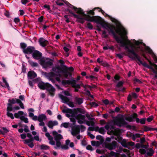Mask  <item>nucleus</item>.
<instances>
[{"mask_svg":"<svg viewBox=\"0 0 157 157\" xmlns=\"http://www.w3.org/2000/svg\"><path fill=\"white\" fill-rule=\"evenodd\" d=\"M62 1L77 13L84 17H82L79 16L74 13L72 10L69 9H67V11L69 13L72 15L75 18H77V20L78 22L83 24L85 22L84 20L90 22H95L97 24L100 25L103 28L107 30L109 34L111 33L115 40L117 36L116 33L119 34H121V31L120 29L116 30V28L115 26L105 22L100 16H91L90 15H86L85 13L83 10L81 8H77L65 0H62Z\"/></svg>","mask_w":157,"mask_h":157,"instance_id":"obj_1","label":"nucleus"},{"mask_svg":"<svg viewBox=\"0 0 157 157\" xmlns=\"http://www.w3.org/2000/svg\"><path fill=\"white\" fill-rule=\"evenodd\" d=\"M115 40L118 43L121 44L120 46L124 47L125 49L127 50L128 56L133 59L137 60L144 67L151 69L152 71L155 74L154 77L157 78V67L153 65H149L145 62H143L141 60V57L135 52L134 50V46L132 43L127 39L128 43H126L124 42V39L122 36L119 37L118 36Z\"/></svg>","mask_w":157,"mask_h":157,"instance_id":"obj_2","label":"nucleus"},{"mask_svg":"<svg viewBox=\"0 0 157 157\" xmlns=\"http://www.w3.org/2000/svg\"><path fill=\"white\" fill-rule=\"evenodd\" d=\"M65 63V62L63 59H59V82L61 81L60 78L61 75L65 78H68V76H72V73L74 71L72 67H68Z\"/></svg>","mask_w":157,"mask_h":157,"instance_id":"obj_3","label":"nucleus"},{"mask_svg":"<svg viewBox=\"0 0 157 157\" xmlns=\"http://www.w3.org/2000/svg\"><path fill=\"white\" fill-rule=\"evenodd\" d=\"M52 71L49 73L43 72V73L46 78L54 84L56 81L59 82V77H56L59 76V65L53 67Z\"/></svg>","mask_w":157,"mask_h":157,"instance_id":"obj_4","label":"nucleus"},{"mask_svg":"<svg viewBox=\"0 0 157 157\" xmlns=\"http://www.w3.org/2000/svg\"><path fill=\"white\" fill-rule=\"evenodd\" d=\"M38 86L41 90H46L49 92V94L52 97L54 96L55 94L54 92L55 90V88L48 83H44L42 82H39Z\"/></svg>","mask_w":157,"mask_h":157,"instance_id":"obj_5","label":"nucleus"},{"mask_svg":"<svg viewBox=\"0 0 157 157\" xmlns=\"http://www.w3.org/2000/svg\"><path fill=\"white\" fill-rule=\"evenodd\" d=\"M95 10H97L99 12H101L105 17H109L112 22H114L116 23L118 22V21L117 20L106 13L100 7H95L93 10L88 11L87 12V13L88 14V15H90V14L93 16H94L95 15V13L94 12V11Z\"/></svg>","mask_w":157,"mask_h":157,"instance_id":"obj_6","label":"nucleus"},{"mask_svg":"<svg viewBox=\"0 0 157 157\" xmlns=\"http://www.w3.org/2000/svg\"><path fill=\"white\" fill-rule=\"evenodd\" d=\"M124 116L122 115H120L118 117H116L113 121L114 124L120 127L124 125H127V122L125 121Z\"/></svg>","mask_w":157,"mask_h":157,"instance_id":"obj_7","label":"nucleus"},{"mask_svg":"<svg viewBox=\"0 0 157 157\" xmlns=\"http://www.w3.org/2000/svg\"><path fill=\"white\" fill-rule=\"evenodd\" d=\"M138 115L136 113H134L131 116L125 117V120L130 122H132L135 121V119L136 122L137 123H139L140 122V120L139 118H137Z\"/></svg>","mask_w":157,"mask_h":157,"instance_id":"obj_8","label":"nucleus"},{"mask_svg":"<svg viewBox=\"0 0 157 157\" xmlns=\"http://www.w3.org/2000/svg\"><path fill=\"white\" fill-rule=\"evenodd\" d=\"M8 101L9 103L7 104V110L14 111L13 110L12 105L16 103L15 100L14 98L9 99L8 100Z\"/></svg>","mask_w":157,"mask_h":157,"instance_id":"obj_9","label":"nucleus"},{"mask_svg":"<svg viewBox=\"0 0 157 157\" xmlns=\"http://www.w3.org/2000/svg\"><path fill=\"white\" fill-rule=\"evenodd\" d=\"M80 131L79 125H75L72 128L71 133L73 136H75L79 133Z\"/></svg>","mask_w":157,"mask_h":157,"instance_id":"obj_10","label":"nucleus"},{"mask_svg":"<svg viewBox=\"0 0 157 157\" xmlns=\"http://www.w3.org/2000/svg\"><path fill=\"white\" fill-rule=\"evenodd\" d=\"M117 144V142L114 141L111 143L106 144L105 145V147L106 148L109 150H112L116 148Z\"/></svg>","mask_w":157,"mask_h":157,"instance_id":"obj_11","label":"nucleus"},{"mask_svg":"<svg viewBox=\"0 0 157 157\" xmlns=\"http://www.w3.org/2000/svg\"><path fill=\"white\" fill-rule=\"evenodd\" d=\"M33 58L35 59H40L42 56V54L38 50H35L32 55Z\"/></svg>","mask_w":157,"mask_h":157,"instance_id":"obj_12","label":"nucleus"},{"mask_svg":"<svg viewBox=\"0 0 157 157\" xmlns=\"http://www.w3.org/2000/svg\"><path fill=\"white\" fill-rule=\"evenodd\" d=\"M40 63L43 67L45 68L50 67L53 65L52 62L51 61L42 60L41 61Z\"/></svg>","mask_w":157,"mask_h":157,"instance_id":"obj_13","label":"nucleus"},{"mask_svg":"<svg viewBox=\"0 0 157 157\" xmlns=\"http://www.w3.org/2000/svg\"><path fill=\"white\" fill-rule=\"evenodd\" d=\"M52 135L54 140L56 141V147H55V148L56 149L59 147V134L56 131H54L52 132Z\"/></svg>","mask_w":157,"mask_h":157,"instance_id":"obj_14","label":"nucleus"},{"mask_svg":"<svg viewBox=\"0 0 157 157\" xmlns=\"http://www.w3.org/2000/svg\"><path fill=\"white\" fill-rule=\"evenodd\" d=\"M35 50V48L34 47L29 46L26 48L25 50H24V52H23L25 54H33L34 51Z\"/></svg>","mask_w":157,"mask_h":157,"instance_id":"obj_15","label":"nucleus"},{"mask_svg":"<svg viewBox=\"0 0 157 157\" xmlns=\"http://www.w3.org/2000/svg\"><path fill=\"white\" fill-rule=\"evenodd\" d=\"M145 49L146 51H147L148 53L151 54L154 60L155 61V63H157V56L153 52L152 50L149 47H146L145 48Z\"/></svg>","mask_w":157,"mask_h":157,"instance_id":"obj_16","label":"nucleus"},{"mask_svg":"<svg viewBox=\"0 0 157 157\" xmlns=\"http://www.w3.org/2000/svg\"><path fill=\"white\" fill-rule=\"evenodd\" d=\"M73 80H75L73 78L71 79V80H63L62 81V84L63 86H66L67 85H71L72 86L74 82Z\"/></svg>","mask_w":157,"mask_h":157,"instance_id":"obj_17","label":"nucleus"},{"mask_svg":"<svg viewBox=\"0 0 157 157\" xmlns=\"http://www.w3.org/2000/svg\"><path fill=\"white\" fill-rule=\"evenodd\" d=\"M27 76L30 79H32L37 77V74L34 71H30L28 72Z\"/></svg>","mask_w":157,"mask_h":157,"instance_id":"obj_18","label":"nucleus"},{"mask_svg":"<svg viewBox=\"0 0 157 157\" xmlns=\"http://www.w3.org/2000/svg\"><path fill=\"white\" fill-rule=\"evenodd\" d=\"M39 42L40 45L43 47H45L48 44V41L45 40L43 38H40Z\"/></svg>","mask_w":157,"mask_h":157,"instance_id":"obj_19","label":"nucleus"},{"mask_svg":"<svg viewBox=\"0 0 157 157\" xmlns=\"http://www.w3.org/2000/svg\"><path fill=\"white\" fill-rule=\"evenodd\" d=\"M74 101L75 103L77 105H81L83 102V99L78 97H76L74 98Z\"/></svg>","mask_w":157,"mask_h":157,"instance_id":"obj_20","label":"nucleus"},{"mask_svg":"<svg viewBox=\"0 0 157 157\" xmlns=\"http://www.w3.org/2000/svg\"><path fill=\"white\" fill-rule=\"evenodd\" d=\"M58 124V121H50L48 122V126L50 128L52 129L54 126L57 125Z\"/></svg>","mask_w":157,"mask_h":157,"instance_id":"obj_21","label":"nucleus"},{"mask_svg":"<svg viewBox=\"0 0 157 157\" xmlns=\"http://www.w3.org/2000/svg\"><path fill=\"white\" fill-rule=\"evenodd\" d=\"M59 98L61 99L62 102L66 104H67L70 101L69 99L67 97L63 96L62 94H59Z\"/></svg>","mask_w":157,"mask_h":157,"instance_id":"obj_22","label":"nucleus"},{"mask_svg":"<svg viewBox=\"0 0 157 157\" xmlns=\"http://www.w3.org/2000/svg\"><path fill=\"white\" fill-rule=\"evenodd\" d=\"M62 112L63 113H69L71 114L72 115H74V110H73L72 109H69L68 108H64L62 110Z\"/></svg>","mask_w":157,"mask_h":157,"instance_id":"obj_23","label":"nucleus"},{"mask_svg":"<svg viewBox=\"0 0 157 157\" xmlns=\"http://www.w3.org/2000/svg\"><path fill=\"white\" fill-rule=\"evenodd\" d=\"M74 115L77 114L78 113H80L83 114H84L85 111L83 109L81 108H77L74 109Z\"/></svg>","mask_w":157,"mask_h":157,"instance_id":"obj_24","label":"nucleus"},{"mask_svg":"<svg viewBox=\"0 0 157 157\" xmlns=\"http://www.w3.org/2000/svg\"><path fill=\"white\" fill-rule=\"evenodd\" d=\"M46 115L44 114H42L38 116V121H42L46 120Z\"/></svg>","mask_w":157,"mask_h":157,"instance_id":"obj_25","label":"nucleus"},{"mask_svg":"<svg viewBox=\"0 0 157 157\" xmlns=\"http://www.w3.org/2000/svg\"><path fill=\"white\" fill-rule=\"evenodd\" d=\"M74 82H73V85L72 86V87L74 88H78V89H80L81 88V86H83V84L82 83L81 84V85L77 84L76 82V80H73Z\"/></svg>","mask_w":157,"mask_h":157,"instance_id":"obj_26","label":"nucleus"},{"mask_svg":"<svg viewBox=\"0 0 157 157\" xmlns=\"http://www.w3.org/2000/svg\"><path fill=\"white\" fill-rule=\"evenodd\" d=\"M84 121L85 123V122L86 124L88 126L91 125L92 126H94L95 125V123L93 121L84 120Z\"/></svg>","mask_w":157,"mask_h":157,"instance_id":"obj_27","label":"nucleus"},{"mask_svg":"<svg viewBox=\"0 0 157 157\" xmlns=\"http://www.w3.org/2000/svg\"><path fill=\"white\" fill-rule=\"evenodd\" d=\"M24 114V112L22 111H19L17 113H15L14 114V117L16 118H20V116H22Z\"/></svg>","mask_w":157,"mask_h":157,"instance_id":"obj_28","label":"nucleus"},{"mask_svg":"<svg viewBox=\"0 0 157 157\" xmlns=\"http://www.w3.org/2000/svg\"><path fill=\"white\" fill-rule=\"evenodd\" d=\"M75 118L77 120H84L86 118L85 115H82L81 114H78L76 116L75 115Z\"/></svg>","mask_w":157,"mask_h":157,"instance_id":"obj_29","label":"nucleus"},{"mask_svg":"<svg viewBox=\"0 0 157 157\" xmlns=\"http://www.w3.org/2000/svg\"><path fill=\"white\" fill-rule=\"evenodd\" d=\"M52 10L54 14H56L57 15L59 16V13H58V9L56 5H54L53 6Z\"/></svg>","mask_w":157,"mask_h":157,"instance_id":"obj_30","label":"nucleus"},{"mask_svg":"<svg viewBox=\"0 0 157 157\" xmlns=\"http://www.w3.org/2000/svg\"><path fill=\"white\" fill-rule=\"evenodd\" d=\"M20 46L21 48L22 49V51L23 52H24V50H25L26 48L27 47V45L26 44L24 43H21L20 44Z\"/></svg>","mask_w":157,"mask_h":157,"instance_id":"obj_31","label":"nucleus"},{"mask_svg":"<svg viewBox=\"0 0 157 157\" xmlns=\"http://www.w3.org/2000/svg\"><path fill=\"white\" fill-rule=\"evenodd\" d=\"M121 145L124 147L129 148V147H128L127 142L126 139H123L121 142Z\"/></svg>","mask_w":157,"mask_h":157,"instance_id":"obj_32","label":"nucleus"},{"mask_svg":"<svg viewBox=\"0 0 157 157\" xmlns=\"http://www.w3.org/2000/svg\"><path fill=\"white\" fill-rule=\"evenodd\" d=\"M144 131L145 132H147L148 131H152L154 130L153 128L148 127L147 126L144 125L143 126Z\"/></svg>","mask_w":157,"mask_h":157,"instance_id":"obj_33","label":"nucleus"},{"mask_svg":"<svg viewBox=\"0 0 157 157\" xmlns=\"http://www.w3.org/2000/svg\"><path fill=\"white\" fill-rule=\"evenodd\" d=\"M41 150H47L49 149V147L44 144H42L40 147Z\"/></svg>","mask_w":157,"mask_h":157,"instance_id":"obj_34","label":"nucleus"},{"mask_svg":"<svg viewBox=\"0 0 157 157\" xmlns=\"http://www.w3.org/2000/svg\"><path fill=\"white\" fill-rule=\"evenodd\" d=\"M34 139V137L33 136L30 138H29V139L25 140H24V144H29L30 142H33Z\"/></svg>","mask_w":157,"mask_h":157,"instance_id":"obj_35","label":"nucleus"},{"mask_svg":"<svg viewBox=\"0 0 157 157\" xmlns=\"http://www.w3.org/2000/svg\"><path fill=\"white\" fill-rule=\"evenodd\" d=\"M20 119L21 120L23 121L26 123H27L29 122L28 118L27 117H25L23 116H21L20 117Z\"/></svg>","mask_w":157,"mask_h":157,"instance_id":"obj_36","label":"nucleus"},{"mask_svg":"<svg viewBox=\"0 0 157 157\" xmlns=\"http://www.w3.org/2000/svg\"><path fill=\"white\" fill-rule=\"evenodd\" d=\"M29 63L33 67H37L38 66V64L37 63L33 62L31 60H29Z\"/></svg>","mask_w":157,"mask_h":157,"instance_id":"obj_37","label":"nucleus"},{"mask_svg":"<svg viewBox=\"0 0 157 157\" xmlns=\"http://www.w3.org/2000/svg\"><path fill=\"white\" fill-rule=\"evenodd\" d=\"M154 153V151L152 148H150L149 150V151L147 153V154L148 156H151L153 155Z\"/></svg>","mask_w":157,"mask_h":157,"instance_id":"obj_38","label":"nucleus"},{"mask_svg":"<svg viewBox=\"0 0 157 157\" xmlns=\"http://www.w3.org/2000/svg\"><path fill=\"white\" fill-rule=\"evenodd\" d=\"M7 112L6 113V115L7 116L9 117H10L11 119H14V117L13 116V114L11 113H10V112H11V111H10L8 110H7Z\"/></svg>","mask_w":157,"mask_h":157,"instance_id":"obj_39","label":"nucleus"},{"mask_svg":"<svg viewBox=\"0 0 157 157\" xmlns=\"http://www.w3.org/2000/svg\"><path fill=\"white\" fill-rule=\"evenodd\" d=\"M144 57L145 58V59L147 60V61L148 62L149 64L150 65H153V66H155L156 67H157V65H156V64L152 63L151 62L150 60L147 58V57L145 56V55H144Z\"/></svg>","mask_w":157,"mask_h":157,"instance_id":"obj_40","label":"nucleus"},{"mask_svg":"<svg viewBox=\"0 0 157 157\" xmlns=\"http://www.w3.org/2000/svg\"><path fill=\"white\" fill-rule=\"evenodd\" d=\"M144 57L145 58V59L147 60V61L148 62L149 64L150 65H153V66H155L156 67H157V65H156V64L152 63L151 62L150 60L147 58V57L145 56V55H144Z\"/></svg>","mask_w":157,"mask_h":157,"instance_id":"obj_41","label":"nucleus"},{"mask_svg":"<svg viewBox=\"0 0 157 157\" xmlns=\"http://www.w3.org/2000/svg\"><path fill=\"white\" fill-rule=\"evenodd\" d=\"M60 147L62 149H64L65 150H68L69 148L68 146L66 144L64 145H61V143L59 141V147Z\"/></svg>","mask_w":157,"mask_h":157,"instance_id":"obj_42","label":"nucleus"},{"mask_svg":"<svg viewBox=\"0 0 157 157\" xmlns=\"http://www.w3.org/2000/svg\"><path fill=\"white\" fill-rule=\"evenodd\" d=\"M96 139L97 140H100L101 143H102L104 140L102 136L100 135H98L96 137Z\"/></svg>","mask_w":157,"mask_h":157,"instance_id":"obj_43","label":"nucleus"},{"mask_svg":"<svg viewBox=\"0 0 157 157\" xmlns=\"http://www.w3.org/2000/svg\"><path fill=\"white\" fill-rule=\"evenodd\" d=\"M124 82L122 81L119 82L116 86V87L117 88H120L123 86Z\"/></svg>","mask_w":157,"mask_h":157,"instance_id":"obj_44","label":"nucleus"},{"mask_svg":"<svg viewBox=\"0 0 157 157\" xmlns=\"http://www.w3.org/2000/svg\"><path fill=\"white\" fill-rule=\"evenodd\" d=\"M105 131L103 127L99 128L98 132L101 134H104L105 132Z\"/></svg>","mask_w":157,"mask_h":157,"instance_id":"obj_45","label":"nucleus"},{"mask_svg":"<svg viewBox=\"0 0 157 157\" xmlns=\"http://www.w3.org/2000/svg\"><path fill=\"white\" fill-rule=\"evenodd\" d=\"M86 117L89 120V121H93L95 120V119L94 118L91 117L90 116V114L88 113H86Z\"/></svg>","mask_w":157,"mask_h":157,"instance_id":"obj_46","label":"nucleus"},{"mask_svg":"<svg viewBox=\"0 0 157 157\" xmlns=\"http://www.w3.org/2000/svg\"><path fill=\"white\" fill-rule=\"evenodd\" d=\"M24 130L25 132H29V127L27 125L24 124Z\"/></svg>","mask_w":157,"mask_h":157,"instance_id":"obj_47","label":"nucleus"},{"mask_svg":"<svg viewBox=\"0 0 157 157\" xmlns=\"http://www.w3.org/2000/svg\"><path fill=\"white\" fill-rule=\"evenodd\" d=\"M69 124V123H63L60 126L61 127H63L66 128H67L68 127Z\"/></svg>","mask_w":157,"mask_h":157,"instance_id":"obj_48","label":"nucleus"},{"mask_svg":"<svg viewBox=\"0 0 157 157\" xmlns=\"http://www.w3.org/2000/svg\"><path fill=\"white\" fill-rule=\"evenodd\" d=\"M101 64L102 66L105 67H109V64L106 62H101Z\"/></svg>","mask_w":157,"mask_h":157,"instance_id":"obj_49","label":"nucleus"},{"mask_svg":"<svg viewBox=\"0 0 157 157\" xmlns=\"http://www.w3.org/2000/svg\"><path fill=\"white\" fill-rule=\"evenodd\" d=\"M80 128L81 129V132H83L86 129V127L83 125H80Z\"/></svg>","mask_w":157,"mask_h":157,"instance_id":"obj_50","label":"nucleus"},{"mask_svg":"<svg viewBox=\"0 0 157 157\" xmlns=\"http://www.w3.org/2000/svg\"><path fill=\"white\" fill-rule=\"evenodd\" d=\"M70 107L73 108L75 107L73 103V102L72 101H69V102L67 103V104Z\"/></svg>","mask_w":157,"mask_h":157,"instance_id":"obj_51","label":"nucleus"},{"mask_svg":"<svg viewBox=\"0 0 157 157\" xmlns=\"http://www.w3.org/2000/svg\"><path fill=\"white\" fill-rule=\"evenodd\" d=\"M3 82L5 84L6 86L8 88H10V86L8 83L6 81V79L4 78H3Z\"/></svg>","mask_w":157,"mask_h":157,"instance_id":"obj_52","label":"nucleus"},{"mask_svg":"<svg viewBox=\"0 0 157 157\" xmlns=\"http://www.w3.org/2000/svg\"><path fill=\"white\" fill-rule=\"evenodd\" d=\"M146 122V119L145 118H141L140 120V123L141 124H144Z\"/></svg>","mask_w":157,"mask_h":157,"instance_id":"obj_53","label":"nucleus"},{"mask_svg":"<svg viewBox=\"0 0 157 157\" xmlns=\"http://www.w3.org/2000/svg\"><path fill=\"white\" fill-rule=\"evenodd\" d=\"M87 27L90 29H92L93 28V26L90 23H88L87 24Z\"/></svg>","mask_w":157,"mask_h":157,"instance_id":"obj_54","label":"nucleus"},{"mask_svg":"<svg viewBox=\"0 0 157 157\" xmlns=\"http://www.w3.org/2000/svg\"><path fill=\"white\" fill-rule=\"evenodd\" d=\"M153 119V117L152 116L149 117L147 119V121L148 122L151 121Z\"/></svg>","mask_w":157,"mask_h":157,"instance_id":"obj_55","label":"nucleus"},{"mask_svg":"<svg viewBox=\"0 0 157 157\" xmlns=\"http://www.w3.org/2000/svg\"><path fill=\"white\" fill-rule=\"evenodd\" d=\"M26 69L25 65L23 64L22 66V71L24 73H25L26 72Z\"/></svg>","mask_w":157,"mask_h":157,"instance_id":"obj_56","label":"nucleus"},{"mask_svg":"<svg viewBox=\"0 0 157 157\" xmlns=\"http://www.w3.org/2000/svg\"><path fill=\"white\" fill-rule=\"evenodd\" d=\"M86 149L92 151L94 150V149L90 145H88L86 147Z\"/></svg>","mask_w":157,"mask_h":157,"instance_id":"obj_57","label":"nucleus"},{"mask_svg":"<svg viewBox=\"0 0 157 157\" xmlns=\"http://www.w3.org/2000/svg\"><path fill=\"white\" fill-rule=\"evenodd\" d=\"M125 90V88L124 87L122 88H118L116 90L117 92L119 91H124Z\"/></svg>","mask_w":157,"mask_h":157,"instance_id":"obj_58","label":"nucleus"},{"mask_svg":"<svg viewBox=\"0 0 157 157\" xmlns=\"http://www.w3.org/2000/svg\"><path fill=\"white\" fill-rule=\"evenodd\" d=\"M134 144L135 143L132 141L127 142L128 147V146H133L134 145Z\"/></svg>","mask_w":157,"mask_h":157,"instance_id":"obj_59","label":"nucleus"},{"mask_svg":"<svg viewBox=\"0 0 157 157\" xmlns=\"http://www.w3.org/2000/svg\"><path fill=\"white\" fill-rule=\"evenodd\" d=\"M2 129L4 131L3 132H4V135L9 132V130L7 129L6 127H2Z\"/></svg>","mask_w":157,"mask_h":157,"instance_id":"obj_60","label":"nucleus"},{"mask_svg":"<svg viewBox=\"0 0 157 157\" xmlns=\"http://www.w3.org/2000/svg\"><path fill=\"white\" fill-rule=\"evenodd\" d=\"M134 83H136V82H137L138 83H142V82L140 80L138 79L137 78H135L134 80Z\"/></svg>","mask_w":157,"mask_h":157,"instance_id":"obj_61","label":"nucleus"},{"mask_svg":"<svg viewBox=\"0 0 157 157\" xmlns=\"http://www.w3.org/2000/svg\"><path fill=\"white\" fill-rule=\"evenodd\" d=\"M139 152L142 154H144L146 152V151L144 149H141L140 150Z\"/></svg>","mask_w":157,"mask_h":157,"instance_id":"obj_62","label":"nucleus"},{"mask_svg":"<svg viewBox=\"0 0 157 157\" xmlns=\"http://www.w3.org/2000/svg\"><path fill=\"white\" fill-rule=\"evenodd\" d=\"M20 20L18 17H16L14 19V21L16 24L20 22Z\"/></svg>","mask_w":157,"mask_h":157,"instance_id":"obj_63","label":"nucleus"},{"mask_svg":"<svg viewBox=\"0 0 157 157\" xmlns=\"http://www.w3.org/2000/svg\"><path fill=\"white\" fill-rule=\"evenodd\" d=\"M104 128L106 130H108L110 128V124L109 123H108L106 124L104 127Z\"/></svg>","mask_w":157,"mask_h":157,"instance_id":"obj_64","label":"nucleus"}]
</instances>
